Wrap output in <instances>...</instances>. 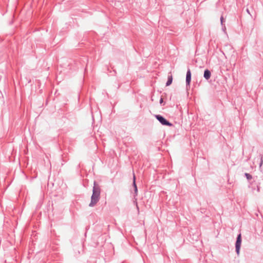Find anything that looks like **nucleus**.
<instances>
[{
    "label": "nucleus",
    "instance_id": "f257e3e1",
    "mask_svg": "<svg viewBox=\"0 0 263 263\" xmlns=\"http://www.w3.org/2000/svg\"><path fill=\"white\" fill-rule=\"evenodd\" d=\"M100 189L94 186L93 188V193L91 198V202L89 203L90 206H93L98 202L100 199Z\"/></svg>",
    "mask_w": 263,
    "mask_h": 263
},
{
    "label": "nucleus",
    "instance_id": "f03ea898",
    "mask_svg": "<svg viewBox=\"0 0 263 263\" xmlns=\"http://www.w3.org/2000/svg\"><path fill=\"white\" fill-rule=\"evenodd\" d=\"M157 119L162 124L164 125H167L171 126H172V124L167 121L165 119L160 115H156L155 116Z\"/></svg>",
    "mask_w": 263,
    "mask_h": 263
},
{
    "label": "nucleus",
    "instance_id": "7ed1b4c3",
    "mask_svg": "<svg viewBox=\"0 0 263 263\" xmlns=\"http://www.w3.org/2000/svg\"><path fill=\"white\" fill-rule=\"evenodd\" d=\"M241 243V234H239L237 238L236 242V251L237 254H239L240 246Z\"/></svg>",
    "mask_w": 263,
    "mask_h": 263
},
{
    "label": "nucleus",
    "instance_id": "20e7f679",
    "mask_svg": "<svg viewBox=\"0 0 263 263\" xmlns=\"http://www.w3.org/2000/svg\"><path fill=\"white\" fill-rule=\"evenodd\" d=\"M191 81V72L190 70H188L186 72V82L187 85H190V82Z\"/></svg>",
    "mask_w": 263,
    "mask_h": 263
},
{
    "label": "nucleus",
    "instance_id": "39448f33",
    "mask_svg": "<svg viewBox=\"0 0 263 263\" xmlns=\"http://www.w3.org/2000/svg\"><path fill=\"white\" fill-rule=\"evenodd\" d=\"M211 76V73L210 70L206 69L204 72V78L206 80H209Z\"/></svg>",
    "mask_w": 263,
    "mask_h": 263
},
{
    "label": "nucleus",
    "instance_id": "423d86ee",
    "mask_svg": "<svg viewBox=\"0 0 263 263\" xmlns=\"http://www.w3.org/2000/svg\"><path fill=\"white\" fill-rule=\"evenodd\" d=\"M172 81H173V77L171 75L168 77V80L166 82V85L167 86L170 85L172 84Z\"/></svg>",
    "mask_w": 263,
    "mask_h": 263
},
{
    "label": "nucleus",
    "instance_id": "0eeeda50",
    "mask_svg": "<svg viewBox=\"0 0 263 263\" xmlns=\"http://www.w3.org/2000/svg\"><path fill=\"white\" fill-rule=\"evenodd\" d=\"M245 176L248 180H251L252 178V176L248 173H246Z\"/></svg>",
    "mask_w": 263,
    "mask_h": 263
},
{
    "label": "nucleus",
    "instance_id": "6e6552de",
    "mask_svg": "<svg viewBox=\"0 0 263 263\" xmlns=\"http://www.w3.org/2000/svg\"><path fill=\"white\" fill-rule=\"evenodd\" d=\"M134 185L135 186V192L137 193V186H136V183H135V176H134Z\"/></svg>",
    "mask_w": 263,
    "mask_h": 263
},
{
    "label": "nucleus",
    "instance_id": "1a4fd4ad",
    "mask_svg": "<svg viewBox=\"0 0 263 263\" xmlns=\"http://www.w3.org/2000/svg\"><path fill=\"white\" fill-rule=\"evenodd\" d=\"M163 102V99L162 98H161L160 100V103H162Z\"/></svg>",
    "mask_w": 263,
    "mask_h": 263
},
{
    "label": "nucleus",
    "instance_id": "9d476101",
    "mask_svg": "<svg viewBox=\"0 0 263 263\" xmlns=\"http://www.w3.org/2000/svg\"><path fill=\"white\" fill-rule=\"evenodd\" d=\"M136 206H137V208L138 210H139V207L138 206V204H137V202H136Z\"/></svg>",
    "mask_w": 263,
    "mask_h": 263
},
{
    "label": "nucleus",
    "instance_id": "9b49d317",
    "mask_svg": "<svg viewBox=\"0 0 263 263\" xmlns=\"http://www.w3.org/2000/svg\"><path fill=\"white\" fill-rule=\"evenodd\" d=\"M222 21H223V18H222V17H221V22H222Z\"/></svg>",
    "mask_w": 263,
    "mask_h": 263
}]
</instances>
